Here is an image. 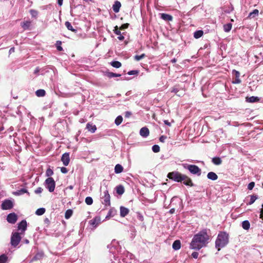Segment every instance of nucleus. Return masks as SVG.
Returning a JSON list of instances; mask_svg holds the SVG:
<instances>
[{"instance_id":"obj_39","label":"nucleus","mask_w":263,"mask_h":263,"mask_svg":"<svg viewBox=\"0 0 263 263\" xmlns=\"http://www.w3.org/2000/svg\"><path fill=\"white\" fill-rule=\"evenodd\" d=\"M62 42L60 41H57L55 43V46L57 49L59 51H62L63 50L62 47L61 46Z\"/></svg>"},{"instance_id":"obj_19","label":"nucleus","mask_w":263,"mask_h":263,"mask_svg":"<svg viewBox=\"0 0 263 263\" xmlns=\"http://www.w3.org/2000/svg\"><path fill=\"white\" fill-rule=\"evenodd\" d=\"M129 210L124 206L120 207V216L122 217H125L129 213Z\"/></svg>"},{"instance_id":"obj_8","label":"nucleus","mask_w":263,"mask_h":263,"mask_svg":"<svg viewBox=\"0 0 263 263\" xmlns=\"http://www.w3.org/2000/svg\"><path fill=\"white\" fill-rule=\"evenodd\" d=\"M21 240V237L18 233L15 232L12 234L11 238V244L13 247L17 246Z\"/></svg>"},{"instance_id":"obj_25","label":"nucleus","mask_w":263,"mask_h":263,"mask_svg":"<svg viewBox=\"0 0 263 263\" xmlns=\"http://www.w3.org/2000/svg\"><path fill=\"white\" fill-rule=\"evenodd\" d=\"M212 162L215 165H218L222 163V160L219 157H215L212 158Z\"/></svg>"},{"instance_id":"obj_62","label":"nucleus","mask_w":263,"mask_h":263,"mask_svg":"<svg viewBox=\"0 0 263 263\" xmlns=\"http://www.w3.org/2000/svg\"><path fill=\"white\" fill-rule=\"evenodd\" d=\"M14 50H15V48L14 47H12L9 50V52L10 53H12V52H14Z\"/></svg>"},{"instance_id":"obj_54","label":"nucleus","mask_w":263,"mask_h":263,"mask_svg":"<svg viewBox=\"0 0 263 263\" xmlns=\"http://www.w3.org/2000/svg\"><path fill=\"white\" fill-rule=\"evenodd\" d=\"M61 171L62 173L66 174L68 172V170L67 168H66L65 167H62L61 168Z\"/></svg>"},{"instance_id":"obj_27","label":"nucleus","mask_w":263,"mask_h":263,"mask_svg":"<svg viewBox=\"0 0 263 263\" xmlns=\"http://www.w3.org/2000/svg\"><path fill=\"white\" fill-rule=\"evenodd\" d=\"M65 26L67 27V28L69 30H70L74 33L77 32V30L73 28L71 23L69 22L66 21L65 23Z\"/></svg>"},{"instance_id":"obj_47","label":"nucleus","mask_w":263,"mask_h":263,"mask_svg":"<svg viewBox=\"0 0 263 263\" xmlns=\"http://www.w3.org/2000/svg\"><path fill=\"white\" fill-rule=\"evenodd\" d=\"M53 174V172L51 168H49L46 170V175L47 176L50 177V176H52Z\"/></svg>"},{"instance_id":"obj_15","label":"nucleus","mask_w":263,"mask_h":263,"mask_svg":"<svg viewBox=\"0 0 263 263\" xmlns=\"http://www.w3.org/2000/svg\"><path fill=\"white\" fill-rule=\"evenodd\" d=\"M31 25L30 21H26L21 23V26L24 30H29Z\"/></svg>"},{"instance_id":"obj_53","label":"nucleus","mask_w":263,"mask_h":263,"mask_svg":"<svg viewBox=\"0 0 263 263\" xmlns=\"http://www.w3.org/2000/svg\"><path fill=\"white\" fill-rule=\"evenodd\" d=\"M198 255H199V253L197 252H194L192 253L191 255L193 258L196 259L198 258Z\"/></svg>"},{"instance_id":"obj_59","label":"nucleus","mask_w":263,"mask_h":263,"mask_svg":"<svg viewBox=\"0 0 263 263\" xmlns=\"http://www.w3.org/2000/svg\"><path fill=\"white\" fill-rule=\"evenodd\" d=\"M119 36L118 37V39L120 40V41H123L124 39V37L121 35V34L120 35H119Z\"/></svg>"},{"instance_id":"obj_46","label":"nucleus","mask_w":263,"mask_h":263,"mask_svg":"<svg viewBox=\"0 0 263 263\" xmlns=\"http://www.w3.org/2000/svg\"><path fill=\"white\" fill-rule=\"evenodd\" d=\"M30 14L32 17H36L38 15V12L36 10L31 9L30 10Z\"/></svg>"},{"instance_id":"obj_6","label":"nucleus","mask_w":263,"mask_h":263,"mask_svg":"<svg viewBox=\"0 0 263 263\" xmlns=\"http://www.w3.org/2000/svg\"><path fill=\"white\" fill-rule=\"evenodd\" d=\"M102 199V203L105 205V206H109L110 205V196L107 190H105L103 192V195L101 197Z\"/></svg>"},{"instance_id":"obj_36","label":"nucleus","mask_w":263,"mask_h":263,"mask_svg":"<svg viewBox=\"0 0 263 263\" xmlns=\"http://www.w3.org/2000/svg\"><path fill=\"white\" fill-rule=\"evenodd\" d=\"M99 220V218L95 217L90 221V223L91 225L96 227L97 224H98Z\"/></svg>"},{"instance_id":"obj_35","label":"nucleus","mask_w":263,"mask_h":263,"mask_svg":"<svg viewBox=\"0 0 263 263\" xmlns=\"http://www.w3.org/2000/svg\"><path fill=\"white\" fill-rule=\"evenodd\" d=\"M73 211L71 209L67 210L65 213V218L66 219H69L72 215Z\"/></svg>"},{"instance_id":"obj_56","label":"nucleus","mask_w":263,"mask_h":263,"mask_svg":"<svg viewBox=\"0 0 263 263\" xmlns=\"http://www.w3.org/2000/svg\"><path fill=\"white\" fill-rule=\"evenodd\" d=\"M42 257V254H37L34 257V259L35 260H37V259H39L40 257Z\"/></svg>"},{"instance_id":"obj_42","label":"nucleus","mask_w":263,"mask_h":263,"mask_svg":"<svg viewBox=\"0 0 263 263\" xmlns=\"http://www.w3.org/2000/svg\"><path fill=\"white\" fill-rule=\"evenodd\" d=\"M146 57V55L144 53H143L140 55H136L134 57V59L136 61H139L142 59L143 58H145Z\"/></svg>"},{"instance_id":"obj_16","label":"nucleus","mask_w":263,"mask_h":263,"mask_svg":"<svg viewBox=\"0 0 263 263\" xmlns=\"http://www.w3.org/2000/svg\"><path fill=\"white\" fill-rule=\"evenodd\" d=\"M140 135L143 137H146L149 135V129L146 127H142L140 130Z\"/></svg>"},{"instance_id":"obj_37","label":"nucleus","mask_w":263,"mask_h":263,"mask_svg":"<svg viewBox=\"0 0 263 263\" xmlns=\"http://www.w3.org/2000/svg\"><path fill=\"white\" fill-rule=\"evenodd\" d=\"M45 211H46V210H45V208H40V209H38L35 211V214L37 215L41 216V215H43L45 213Z\"/></svg>"},{"instance_id":"obj_13","label":"nucleus","mask_w":263,"mask_h":263,"mask_svg":"<svg viewBox=\"0 0 263 263\" xmlns=\"http://www.w3.org/2000/svg\"><path fill=\"white\" fill-rule=\"evenodd\" d=\"M27 222L23 220L18 224V230H21V234H23L27 229Z\"/></svg>"},{"instance_id":"obj_4","label":"nucleus","mask_w":263,"mask_h":263,"mask_svg":"<svg viewBox=\"0 0 263 263\" xmlns=\"http://www.w3.org/2000/svg\"><path fill=\"white\" fill-rule=\"evenodd\" d=\"M46 187L49 190L50 192L54 191L55 186V183L52 177H48L47 178L45 182Z\"/></svg>"},{"instance_id":"obj_1","label":"nucleus","mask_w":263,"mask_h":263,"mask_svg":"<svg viewBox=\"0 0 263 263\" xmlns=\"http://www.w3.org/2000/svg\"><path fill=\"white\" fill-rule=\"evenodd\" d=\"M229 243V234L226 232H220L215 241V247L219 251Z\"/></svg>"},{"instance_id":"obj_55","label":"nucleus","mask_w":263,"mask_h":263,"mask_svg":"<svg viewBox=\"0 0 263 263\" xmlns=\"http://www.w3.org/2000/svg\"><path fill=\"white\" fill-rule=\"evenodd\" d=\"M166 136H161L160 138H159V140L161 142H164V141L166 139Z\"/></svg>"},{"instance_id":"obj_30","label":"nucleus","mask_w":263,"mask_h":263,"mask_svg":"<svg viewBox=\"0 0 263 263\" xmlns=\"http://www.w3.org/2000/svg\"><path fill=\"white\" fill-rule=\"evenodd\" d=\"M203 34V31L201 30L196 31L194 33V37L195 39L201 37Z\"/></svg>"},{"instance_id":"obj_32","label":"nucleus","mask_w":263,"mask_h":263,"mask_svg":"<svg viewBox=\"0 0 263 263\" xmlns=\"http://www.w3.org/2000/svg\"><path fill=\"white\" fill-rule=\"evenodd\" d=\"M24 193H28V194H29V193L28 192V191L25 189H22L20 190H18L17 191L15 192L14 193V194L15 195H21L22 194H23Z\"/></svg>"},{"instance_id":"obj_9","label":"nucleus","mask_w":263,"mask_h":263,"mask_svg":"<svg viewBox=\"0 0 263 263\" xmlns=\"http://www.w3.org/2000/svg\"><path fill=\"white\" fill-rule=\"evenodd\" d=\"M13 207V202L9 199L5 200L2 203L1 208L3 210H10Z\"/></svg>"},{"instance_id":"obj_34","label":"nucleus","mask_w":263,"mask_h":263,"mask_svg":"<svg viewBox=\"0 0 263 263\" xmlns=\"http://www.w3.org/2000/svg\"><path fill=\"white\" fill-rule=\"evenodd\" d=\"M259 11L257 9H254L252 12H250L249 17L250 18H254L258 15Z\"/></svg>"},{"instance_id":"obj_51","label":"nucleus","mask_w":263,"mask_h":263,"mask_svg":"<svg viewBox=\"0 0 263 263\" xmlns=\"http://www.w3.org/2000/svg\"><path fill=\"white\" fill-rule=\"evenodd\" d=\"M139 73V71L135 70H131L128 72L127 74L128 75H133V74H138Z\"/></svg>"},{"instance_id":"obj_21","label":"nucleus","mask_w":263,"mask_h":263,"mask_svg":"<svg viewBox=\"0 0 263 263\" xmlns=\"http://www.w3.org/2000/svg\"><path fill=\"white\" fill-rule=\"evenodd\" d=\"M116 189L117 193L120 195H122L125 192L124 187L122 185L117 186Z\"/></svg>"},{"instance_id":"obj_14","label":"nucleus","mask_w":263,"mask_h":263,"mask_svg":"<svg viewBox=\"0 0 263 263\" xmlns=\"http://www.w3.org/2000/svg\"><path fill=\"white\" fill-rule=\"evenodd\" d=\"M232 73L233 74H234L235 76V78H234V80H233V83H234V84H239L241 83V80L239 79V77H240V73L239 71L236 70H233V72H232Z\"/></svg>"},{"instance_id":"obj_17","label":"nucleus","mask_w":263,"mask_h":263,"mask_svg":"<svg viewBox=\"0 0 263 263\" xmlns=\"http://www.w3.org/2000/svg\"><path fill=\"white\" fill-rule=\"evenodd\" d=\"M121 7V4L119 1H116L115 4L112 6L113 11L115 13H118L120 11V9Z\"/></svg>"},{"instance_id":"obj_31","label":"nucleus","mask_w":263,"mask_h":263,"mask_svg":"<svg viewBox=\"0 0 263 263\" xmlns=\"http://www.w3.org/2000/svg\"><path fill=\"white\" fill-rule=\"evenodd\" d=\"M35 95L39 97H44L46 92L44 89H38L35 91Z\"/></svg>"},{"instance_id":"obj_11","label":"nucleus","mask_w":263,"mask_h":263,"mask_svg":"<svg viewBox=\"0 0 263 263\" xmlns=\"http://www.w3.org/2000/svg\"><path fill=\"white\" fill-rule=\"evenodd\" d=\"M182 181L183 184L187 186H193L194 185L192 179L186 175L183 174L182 177Z\"/></svg>"},{"instance_id":"obj_20","label":"nucleus","mask_w":263,"mask_h":263,"mask_svg":"<svg viewBox=\"0 0 263 263\" xmlns=\"http://www.w3.org/2000/svg\"><path fill=\"white\" fill-rule=\"evenodd\" d=\"M161 18L166 21H172L173 20V16L166 13H161Z\"/></svg>"},{"instance_id":"obj_63","label":"nucleus","mask_w":263,"mask_h":263,"mask_svg":"<svg viewBox=\"0 0 263 263\" xmlns=\"http://www.w3.org/2000/svg\"><path fill=\"white\" fill-rule=\"evenodd\" d=\"M58 3L59 6H62L63 4V1H58Z\"/></svg>"},{"instance_id":"obj_23","label":"nucleus","mask_w":263,"mask_h":263,"mask_svg":"<svg viewBox=\"0 0 263 263\" xmlns=\"http://www.w3.org/2000/svg\"><path fill=\"white\" fill-rule=\"evenodd\" d=\"M259 101V98L257 97L252 96L251 97H247L246 101L250 103H254L258 102Z\"/></svg>"},{"instance_id":"obj_26","label":"nucleus","mask_w":263,"mask_h":263,"mask_svg":"<svg viewBox=\"0 0 263 263\" xmlns=\"http://www.w3.org/2000/svg\"><path fill=\"white\" fill-rule=\"evenodd\" d=\"M123 171V167L121 164H118L115 167V172L116 174H119L122 172Z\"/></svg>"},{"instance_id":"obj_57","label":"nucleus","mask_w":263,"mask_h":263,"mask_svg":"<svg viewBox=\"0 0 263 263\" xmlns=\"http://www.w3.org/2000/svg\"><path fill=\"white\" fill-rule=\"evenodd\" d=\"M179 90L178 89V88H176V87H174L172 88V90H171V92H174L175 93H177L178 92Z\"/></svg>"},{"instance_id":"obj_7","label":"nucleus","mask_w":263,"mask_h":263,"mask_svg":"<svg viewBox=\"0 0 263 263\" xmlns=\"http://www.w3.org/2000/svg\"><path fill=\"white\" fill-rule=\"evenodd\" d=\"M184 167L193 174L197 175L198 176H200L201 174V169L196 165L190 164L188 165L187 167L184 166Z\"/></svg>"},{"instance_id":"obj_10","label":"nucleus","mask_w":263,"mask_h":263,"mask_svg":"<svg viewBox=\"0 0 263 263\" xmlns=\"http://www.w3.org/2000/svg\"><path fill=\"white\" fill-rule=\"evenodd\" d=\"M17 220V216L14 213H10L7 217V220L10 223L14 224Z\"/></svg>"},{"instance_id":"obj_18","label":"nucleus","mask_w":263,"mask_h":263,"mask_svg":"<svg viewBox=\"0 0 263 263\" xmlns=\"http://www.w3.org/2000/svg\"><path fill=\"white\" fill-rule=\"evenodd\" d=\"M86 128L91 133H94L97 130L96 126L91 123H88L86 124Z\"/></svg>"},{"instance_id":"obj_44","label":"nucleus","mask_w":263,"mask_h":263,"mask_svg":"<svg viewBox=\"0 0 263 263\" xmlns=\"http://www.w3.org/2000/svg\"><path fill=\"white\" fill-rule=\"evenodd\" d=\"M257 199V196L254 195H251L250 202H249L248 204L249 205H251V204H253Z\"/></svg>"},{"instance_id":"obj_5","label":"nucleus","mask_w":263,"mask_h":263,"mask_svg":"<svg viewBox=\"0 0 263 263\" xmlns=\"http://www.w3.org/2000/svg\"><path fill=\"white\" fill-rule=\"evenodd\" d=\"M204 246L205 245L202 244L201 242L197 240L195 238L193 237L191 242L190 243V248L191 249L199 250Z\"/></svg>"},{"instance_id":"obj_3","label":"nucleus","mask_w":263,"mask_h":263,"mask_svg":"<svg viewBox=\"0 0 263 263\" xmlns=\"http://www.w3.org/2000/svg\"><path fill=\"white\" fill-rule=\"evenodd\" d=\"M183 174H182L179 172L174 171L168 173L167 177L170 179L172 180L177 182H181L182 181V177Z\"/></svg>"},{"instance_id":"obj_29","label":"nucleus","mask_w":263,"mask_h":263,"mask_svg":"<svg viewBox=\"0 0 263 263\" xmlns=\"http://www.w3.org/2000/svg\"><path fill=\"white\" fill-rule=\"evenodd\" d=\"M105 76L109 78H111L112 77H119L121 75L120 74L114 73L112 72H107L105 74Z\"/></svg>"},{"instance_id":"obj_60","label":"nucleus","mask_w":263,"mask_h":263,"mask_svg":"<svg viewBox=\"0 0 263 263\" xmlns=\"http://www.w3.org/2000/svg\"><path fill=\"white\" fill-rule=\"evenodd\" d=\"M164 124L167 125V126H171V123L169 122L168 120H164Z\"/></svg>"},{"instance_id":"obj_2","label":"nucleus","mask_w":263,"mask_h":263,"mask_svg":"<svg viewBox=\"0 0 263 263\" xmlns=\"http://www.w3.org/2000/svg\"><path fill=\"white\" fill-rule=\"evenodd\" d=\"M194 237L204 245H205L207 240L209 239V236L206 230L200 231L198 234L195 235Z\"/></svg>"},{"instance_id":"obj_61","label":"nucleus","mask_w":263,"mask_h":263,"mask_svg":"<svg viewBox=\"0 0 263 263\" xmlns=\"http://www.w3.org/2000/svg\"><path fill=\"white\" fill-rule=\"evenodd\" d=\"M260 218L263 219V209H261L260 210Z\"/></svg>"},{"instance_id":"obj_24","label":"nucleus","mask_w":263,"mask_h":263,"mask_svg":"<svg viewBox=\"0 0 263 263\" xmlns=\"http://www.w3.org/2000/svg\"><path fill=\"white\" fill-rule=\"evenodd\" d=\"M173 248L175 250H179L181 247V242L179 240H175L173 243Z\"/></svg>"},{"instance_id":"obj_33","label":"nucleus","mask_w":263,"mask_h":263,"mask_svg":"<svg viewBox=\"0 0 263 263\" xmlns=\"http://www.w3.org/2000/svg\"><path fill=\"white\" fill-rule=\"evenodd\" d=\"M232 25L231 23H228L223 25V30L225 32H228L232 29Z\"/></svg>"},{"instance_id":"obj_12","label":"nucleus","mask_w":263,"mask_h":263,"mask_svg":"<svg viewBox=\"0 0 263 263\" xmlns=\"http://www.w3.org/2000/svg\"><path fill=\"white\" fill-rule=\"evenodd\" d=\"M61 161L65 166H67L70 161L69 154L65 153L63 154L61 158Z\"/></svg>"},{"instance_id":"obj_28","label":"nucleus","mask_w":263,"mask_h":263,"mask_svg":"<svg viewBox=\"0 0 263 263\" xmlns=\"http://www.w3.org/2000/svg\"><path fill=\"white\" fill-rule=\"evenodd\" d=\"M242 227L244 230H248L250 227V223L248 220H245L242 222Z\"/></svg>"},{"instance_id":"obj_52","label":"nucleus","mask_w":263,"mask_h":263,"mask_svg":"<svg viewBox=\"0 0 263 263\" xmlns=\"http://www.w3.org/2000/svg\"><path fill=\"white\" fill-rule=\"evenodd\" d=\"M43 189L41 187H37L34 191V192L36 193V194H40V193H41L43 191Z\"/></svg>"},{"instance_id":"obj_40","label":"nucleus","mask_w":263,"mask_h":263,"mask_svg":"<svg viewBox=\"0 0 263 263\" xmlns=\"http://www.w3.org/2000/svg\"><path fill=\"white\" fill-rule=\"evenodd\" d=\"M123 121V118L121 116H118L115 119V123L117 125H119Z\"/></svg>"},{"instance_id":"obj_49","label":"nucleus","mask_w":263,"mask_h":263,"mask_svg":"<svg viewBox=\"0 0 263 263\" xmlns=\"http://www.w3.org/2000/svg\"><path fill=\"white\" fill-rule=\"evenodd\" d=\"M254 185H255V183L254 182H251L249 183V184L248 185V189L249 190H252L253 189V188L254 187Z\"/></svg>"},{"instance_id":"obj_45","label":"nucleus","mask_w":263,"mask_h":263,"mask_svg":"<svg viewBox=\"0 0 263 263\" xmlns=\"http://www.w3.org/2000/svg\"><path fill=\"white\" fill-rule=\"evenodd\" d=\"M152 150L154 153H158L160 152V147L158 145H154L152 147Z\"/></svg>"},{"instance_id":"obj_58","label":"nucleus","mask_w":263,"mask_h":263,"mask_svg":"<svg viewBox=\"0 0 263 263\" xmlns=\"http://www.w3.org/2000/svg\"><path fill=\"white\" fill-rule=\"evenodd\" d=\"M132 115V113L129 111H126L125 112V117L126 118H129Z\"/></svg>"},{"instance_id":"obj_64","label":"nucleus","mask_w":263,"mask_h":263,"mask_svg":"<svg viewBox=\"0 0 263 263\" xmlns=\"http://www.w3.org/2000/svg\"><path fill=\"white\" fill-rule=\"evenodd\" d=\"M69 188L71 190H72L73 189V186L72 185H70L69 186Z\"/></svg>"},{"instance_id":"obj_48","label":"nucleus","mask_w":263,"mask_h":263,"mask_svg":"<svg viewBox=\"0 0 263 263\" xmlns=\"http://www.w3.org/2000/svg\"><path fill=\"white\" fill-rule=\"evenodd\" d=\"M120 28H119L117 26H116L114 29V33L117 35H120L121 31H120Z\"/></svg>"},{"instance_id":"obj_38","label":"nucleus","mask_w":263,"mask_h":263,"mask_svg":"<svg viewBox=\"0 0 263 263\" xmlns=\"http://www.w3.org/2000/svg\"><path fill=\"white\" fill-rule=\"evenodd\" d=\"M110 64L112 67L117 68H120L122 65L121 63L119 61H112L110 63Z\"/></svg>"},{"instance_id":"obj_50","label":"nucleus","mask_w":263,"mask_h":263,"mask_svg":"<svg viewBox=\"0 0 263 263\" xmlns=\"http://www.w3.org/2000/svg\"><path fill=\"white\" fill-rule=\"evenodd\" d=\"M129 24L125 23L121 25V26L120 27V30H124L125 29H127L129 26Z\"/></svg>"},{"instance_id":"obj_22","label":"nucleus","mask_w":263,"mask_h":263,"mask_svg":"<svg viewBox=\"0 0 263 263\" xmlns=\"http://www.w3.org/2000/svg\"><path fill=\"white\" fill-rule=\"evenodd\" d=\"M207 177L210 180H216L218 178V176L214 172H210L208 174Z\"/></svg>"},{"instance_id":"obj_43","label":"nucleus","mask_w":263,"mask_h":263,"mask_svg":"<svg viewBox=\"0 0 263 263\" xmlns=\"http://www.w3.org/2000/svg\"><path fill=\"white\" fill-rule=\"evenodd\" d=\"M7 260V257L5 254L0 256V263H5Z\"/></svg>"},{"instance_id":"obj_41","label":"nucleus","mask_w":263,"mask_h":263,"mask_svg":"<svg viewBox=\"0 0 263 263\" xmlns=\"http://www.w3.org/2000/svg\"><path fill=\"white\" fill-rule=\"evenodd\" d=\"M85 201L87 205H91L93 203V199L91 197H87Z\"/></svg>"}]
</instances>
